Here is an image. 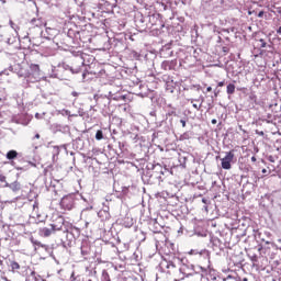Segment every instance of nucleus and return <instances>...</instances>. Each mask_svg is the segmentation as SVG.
<instances>
[{
    "label": "nucleus",
    "mask_w": 281,
    "mask_h": 281,
    "mask_svg": "<svg viewBox=\"0 0 281 281\" xmlns=\"http://www.w3.org/2000/svg\"><path fill=\"white\" fill-rule=\"evenodd\" d=\"M60 206L63 210H74V199L66 196L60 201Z\"/></svg>",
    "instance_id": "20e7f679"
},
{
    "label": "nucleus",
    "mask_w": 281,
    "mask_h": 281,
    "mask_svg": "<svg viewBox=\"0 0 281 281\" xmlns=\"http://www.w3.org/2000/svg\"><path fill=\"white\" fill-rule=\"evenodd\" d=\"M95 139H98L99 142L100 139H104V133L102 132V130L97 131Z\"/></svg>",
    "instance_id": "f8f14e48"
},
{
    "label": "nucleus",
    "mask_w": 281,
    "mask_h": 281,
    "mask_svg": "<svg viewBox=\"0 0 281 281\" xmlns=\"http://www.w3.org/2000/svg\"><path fill=\"white\" fill-rule=\"evenodd\" d=\"M10 267H11V271L13 272L19 271V269H21V265H19V262L16 261H11Z\"/></svg>",
    "instance_id": "9b49d317"
},
{
    "label": "nucleus",
    "mask_w": 281,
    "mask_h": 281,
    "mask_svg": "<svg viewBox=\"0 0 281 281\" xmlns=\"http://www.w3.org/2000/svg\"><path fill=\"white\" fill-rule=\"evenodd\" d=\"M189 102H191L193 109H195V111H201V108L203 106V102H201L200 104H196L194 102H199V100H194V99H190Z\"/></svg>",
    "instance_id": "9d476101"
},
{
    "label": "nucleus",
    "mask_w": 281,
    "mask_h": 281,
    "mask_svg": "<svg viewBox=\"0 0 281 281\" xmlns=\"http://www.w3.org/2000/svg\"><path fill=\"white\" fill-rule=\"evenodd\" d=\"M5 157H7V159H9V161H12V160L16 159V157H19V151L11 149L7 153Z\"/></svg>",
    "instance_id": "423d86ee"
},
{
    "label": "nucleus",
    "mask_w": 281,
    "mask_h": 281,
    "mask_svg": "<svg viewBox=\"0 0 281 281\" xmlns=\"http://www.w3.org/2000/svg\"><path fill=\"white\" fill-rule=\"evenodd\" d=\"M202 203H207V200H205V199H202Z\"/></svg>",
    "instance_id": "a878e982"
},
{
    "label": "nucleus",
    "mask_w": 281,
    "mask_h": 281,
    "mask_svg": "<svg viewBox=\"0 0 281 281\" xmlns=\"http://www.w3.org/2000/svg\"><path fill=\"white\" fill-rule=\"evenodd\" d=\"M211 124H217L216 119H213V120L211 121Z\"/></svg>",
    "instance_id": "412c9836"
},
{
    "label": "nucleus",
    "mask_w": 281,
    "mask_h": 281,
    "mask_svg": "<svg viewBox=\"0 0 281 281\" xmlns=\"http://www.w3.org/2000/svg\"><path fill=\"white\" fill-rule=\"evenodd\" d=\"M26 281H38V280H36V278H34V277H29V278L26 279Z\"/></svg>",
    "instance_id": "dca6fc26"
},
{
    "label": "nucleus",
    "mask_w": 281,
    "mask_h": 281,
    "mask_svg": "<svg viewBox=\"0 0 281 281\" xmlns=\"http://www.w3.org/2000/svg\"><path fill=\"white\" fill-rule=\"evenodd\" d=\"M205 210H206V212H207V206H205Z\"/></svg>",
    "instance_id": "c756f323"
},
{
    "label": "nucleus",
    "mask_w": 281,
    "mask_h": 281,
    "mask_svg": "<svg viewBox=\"0 0 281 281\" xmlns=\"http://www.w3.org/2000/svg\"><path fill=\"white\" fill-rule=\"evenodd\" d=\"M180 122L182 124V127L186 128V121L181 120Z\"/></svg>",
    "instance_id": "aec40b11"
},
{
    "label": "nucleus",
    "mask_w": 281,
    "mask_h": 281,
    "mask_svg": "<svg viewBox=\"0 0 281 281\" xmlns=\"http://www.w3.org/2000/svg\"><path fill=\"white\" fill-rule=\"evenodd\" d=\"M9 188L13 192H19V190H21V183L19 181L12 182L11 184H9Z\"/></svg>",
    "instance_id": "1a4fd4ad"
},
{
    "label": "nucleus",
    "mask_w": 281,
    "mask_h": 281,
    "mask_svg": "<svg viewBox=\"0 0 281 281\" xmlns=\"http://www.w3.org/2000/svg\"><path fill=\"white\" fill-rule=\"evenodd\" d=\"M266 172H267V169H262V173L266 175Z\"/></svg>",
    "instance_id": "bb28decb"
},
{
    "label": "nucleus",
    "mask_w": 281,
    "mask_h": 281,
    "mask_svg": "<svg viewBox=\"0 0 281 281\" xmlns=\"http://www.w3.org/2000/svg\"><path fill=\"white\" fill-rule=\"evenodd\" d=\"M30 69H31V74H33V76H41V66L37 64H31L30 65Z\"/></svg>",
    "instance_id": "39448f33"
},
{
    "label": "nucleus",
    "mask_w": 281,
    "mask_h": 281,
    "mask_svg": "<svg viewBox=\"0 0 281 281\" xmlns=\"http://www.w3.org/2000/svg\"><path fill=\"white\" fill-rule=\"evenodd\" d=\"M278 34H281V26L277 30Z\"/></svg>",
    "instance_id": "b1692460"
},
{
    "label": "nucleus",
    "mask_w": 281,
    "mask_h": 281,
    "mask_svg": "<svg viewBox=\"0 0 281 281\" xmlns=\"http://www.w3.org/2000/svg\"><path fill=\"white\" fill-rule=\"evenodd\" d=\"M0 102H2V99H1V97H0Z\"/></svg>",
    "instance_id": "c85d7f7f"
},
{
    "label": "nucleus",
    "mask_w": 281,
    "mask_h": 281,
    "mask_svg": "<svg viewBox=\"0 0 281 281\" xmlns=\"http://www.w3.org/2000/svg\"><path fill=\"white\" fill-rule=\"evenodd\" d=\"M0 265H3V260L0 259Z\"/></svg>",
    "instance_id": "cd10ccee"
},
{
    "label": "nucleus",
    "mask_w": 281,
    "mask_h": 281,
    "mask_svg": "<svg viewBox=\"0 0 281 281\" xmlns=\"http://www.w3.org/2000/svg\"><path fill=\"white\" fill-rule=\"evenodd\" d=\"M60 228H56V224H50V228L44 227L40 229V236L43 238H49L54 232H58Z\"/></svg>",
    "instance_id": "7ed1b4c3"
},
{
    "label": "nucleus",
    "mask_w": 281,
    "mask_h": 281,
    "mask_svg": "<svg viewBox=\"0 0 281 281\" xmlns=\"http://www.w3.org/2000/svg\"><path fill=\"white\" fill-rule=\"evenodd\" d=\"M251 161H256V156H252V157H251Z\"/></svg>",
    "instance_id": "393cba45"
},
{
    "label": "nucleus",
    "mask_w": 281,
    "mask_h": 281,
    "mask_svg": "<svg viewBox=\"0 0 281 281\" xmlns=\"http://www.w3.org/2000/svg\"><path fill=\"white\" fill-rule=\"evenodd\" d=\"M1 183L5 182V176H0Z\"/></svg>",
    "instance_id": "a211bd4d"
},
{
    "label": "nucleus",
    "mask_w": 281,
    "mask_h": 281,
    "mask_svg": "<svg viewBox=\"0 0 281 281\" xmlns=\"http://www.w3.org/2000/svg\"><path fill=\"white\" fill-rule=\"evenodd\" d=\"M262 16H265V11H260V12L258 13V18H259V19H262Z\"/></svg>",
    "instance_id": "4468645a"
},
{
    "label": "nucleus",
    "mask_w": 281,
    "mask_h": 281,
    "mask_svg": "<svg viewBox=\"0 0 281 281\" xmlns=\"http://www.w3.org/2000/svg\"><path fill=\"white\" fill-rule=\"evenodd\" d=\"M217 87H225V81H220V82L217 83Z\"/></svg>",
    "instance_id": "f3484780"
},
{
    "label": "nucleus",
    "mask_w": 281,
    "mask_h": 281,
    "mask_svg": "<svg viewBox=\"0 0 281 281\" xmlns=\"http://www.w3.org/2000/svg\"><path fill=\"white\" fill-rule=\"evenodd\" d=\"M206 91H207V93H210V91H212V87H207Z\"/></svg>",
    "instance_id": "5701e85b"
},
{
    "label": "nucleus",
    "mask_w": 281,
    "mask_h": 281,
    "mask_svg": "<svg viewBox=\"0 0 281 281\" xmlns=\"http://www.w3.org/2000/svg\"><path fill=\"white\" fill-rule=\"evenodd\" d=\"M35 139H41V134H35Z\"/></svg>",
    "instance_id": "4be33fe9"
},
{
    "label": "nucleus",
    "mask_w": 281,
    "mask_h": 281,
    "mask_svg": "<svg viewBox=\"0 0 281 281\" xmlns=\"http://www.w3.org/2000/svg\"><path fill=\"white\" fill-rule=\"evenodd\" d=\"M226 93L228 95H234V93H236V86L234 83H228L226 87Z\"/></svg>",
    "instance_id": "6e6552de"
},
{
    "label": "nucleus",
    "mask_w": 281,
    "mask_h": 281,
    "mask_svg": "<svg viewBox=\"0 0 281 281\" xmlns=\"http://www.w3.org/2000/svg\"><path fill=\"white\" fill-rule=\"evenodd\" d=\"M259 47H261V48H265V47H267V42L263 40V38H260L259 40Z\"/></svg>",
    "instance_id": "ddd939ff"
},
{
    "label": "nucleus",
    "mask_w": 281,
    "mask_h": 281,
    "mask_svg": "<svg viewBox=\"0 0 281 281\" xmlns=\"http://www.w3.org/2000/svg\"><path fill=\"white\" fill-rule=\"evenodd\" d=\"M18 76H19V78H25V80H27L29 82H34V80H36L34 75L32 74V71H30V69H27L25 67H21L19 69Z\"/></svg>",
    "instance_id": "f03ea898"
},
{
    "label": "nucleus",
    "mask_w": 281,
    "mask_h": 281,
    "mask_svg": "<svg viewBox=\"0 0 281 281\" xmlns=\"http://www.w3.org/2000/svg\"><path fill=\"white\" fill-rule=\"evenodd\" d=\"M221 93V91L220 90H214V95H215V98H218V94Z\"/></svg>",
    "instance_id": "2eb2a0df"
},
{
    "label": "nucleus",
    "mask_w": 281,
    "mask_h": 281,
    "mask_svg": "<svg viewBox=\"0 0 281 281\" xmlns=\"http://www.w3.org/2000/svg\"><path fill=\"white\" fill-rule=\"evenodd\" d=\"M234 153L235 150L231 149L229 151H226L225 157L221 159L223 170H232V161H234L235 157Z\"/></svg>",
    "instance_id": "f257e3e1"
},
{
    "label": "nucleus",
    "mask_w": 281,
    "mask_h": 281,
    "mask_svg": "<svg viewBox=\"0 0 281 281\" xmlns=\"http://www.w3.org/2000/svg\"><path fill=\"white\" fill-rule=\"evenodd\" d=\"M10 25H11V27H12L13 30L16 31V27H14V22L10 21Z\"/></svg>",
    "instance_id": "6ab92c4d"
},
{
    "label": "nucleus",
    "mask_w": 281,
    "mask_h": 281,
    "mask_svg": "<svg viewBox=\"0 0 281 281\" xmlns=\"http://www.w3.org/2000/svg\"><path fill=\"white\" fill-rule=\"evenodd\" d=\"M133 224H134L133 218L131 216H125L123 218V226L124 227H127V228L133 227Z\"/></svg>",
    "instance_id": "0eeeda50"
},
{
    "label": "nucleus",
    "mask_w": 281,
    "mask_h": 281,
    "mask_svg": "<svg viewBox=\"0 0 281 281\" xmlns=\"http://www.w3.org/2000/svg\"><path fill=\"white\" fill-rule=\"evenodd\" d=\"M244 281H247V279H244Z\"/></svg>",
    "instance_id": "7c9ffc66"
}]
</instances>
